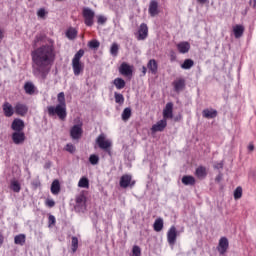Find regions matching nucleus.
Instances as JSON below:
<instances>
[{"mask_svg": "<svg viewBox=\"0 0 256 256\" xmlns=\"http://www.w3.org/2000/svg\"><path fill=\"white\" fill-rule=\"evenodd\" d=\"M4 241H5V237L3 236V234H0V247L1 245H3Z\"/></svg>", "mask_w": 256, "mask_h": 256, "instance_id": "obj_57", "label": "nucleus"}, {"mask_svg": "<svg viewBox=\"0 0 256 256\" xmlns=\"http://www.w3.org/2000/svg\"><path fill=\"white\" fill-rule=\"evenodd\" d=\"M216 183H221L223 181V173L219 172V174L215 178Z\"/></svg>", "mask_w": 256, "mask_h": 256, "instance_id": "obj_52", "label": "nucleus"}, {"mask_svg": "<svg viewBox=\"0 0 256 256\" xmlns=\"http://www.w3.org/2000/svg\"><path fill=\"white\" fill-rule=\"evenodd\" d=\"M248 151H250V153L253 152V151H255V145H253V143H250V144L248 145Z\"/></svg>", "mask_w": 256, "mask_h": 256, "instance_id": "obj_54", "label": "nucleus"}, {"mask_svg": "<svg viewBox=\"0 0 256 256\" xmlns=\"http://www.w3.org/2000/svg\"><path fill=\"white\" fill-rule=\"evenodd\" d=\"M89 163L91 165H98L99 164V156L96 154H92L89 157Z\"/></svg>", "mask_w": 256, "mask_h": 256, "instance_id": "obj_43", "label": "nucleus"}, {"mask_svg": "<svg viewBox=\"0 0 256 256\" xmlns=\"http://www.w3.org/2000/svg\"><path fill=\"white\" fill-rule=\"evenodd\" d=\"M163 119H173V103L168 102L163 110Z\"/></svg>", "mask_w": 256, "mask_h": 256, "instance_id": "obj_15", "label": "nucleus"}, {"mask_svg": "<svg viewBox=\"0 0 256 256\" xmlns=\"http://www.w3.org/2000/svg\"><path fill=\"white\" fill-rule=\"evenodd\" d=\"M84 23L87 27H93V19H95V12L90 8L83 9Z\"/></svg>", "mask_w": 256, "mask_h": 256, "instance_id": "obj_4", "label": "nucleus"}, {"mask_svg": "<svg viewBox=\"0 0 256 256\" xmlns=\"http://www.w3.org/2000/svg\"><path fill=\"white\" fill-rule=\"evenodd\" d=\"M167 241L169 245H175L177 243V228L175 226H171L168 230Z\"/></svg>", "mask_w": 256, "mask_h": 256, "instance_id": "obj_10", "label": "nucleus"}, {"mask_svg": "<svg viewBox=\"0 0 256 256\" xmlns=\"http://www.w3.org/2000/svg\"><path fill=\"white\" fill-rule=\"evenodd\" d=\"M165 127H167V120L162 119L152 126L151 131L152 133L165 131Z\"/></svg>", "mask_w": 256, "mask_h": 256, "instance_id": "obj_16", "label": "nucleus"}, {"mask_svg": "<svg viewBox=\"0 0 256 256\" xmlns=\"http://www.w3.org/2000/svg\"><path fill=\"white\" fill-rule=\"evenodd\" d=\"M56 1H62V0H56Z\"/></svg>", "mask_w": 256, "mask_h": 256, "instance_id": "obj_63", "label": "nucleus"}, {"mask_svg": "<svg viewBox=\"0 0 256 256\" xmlns=\"http://www.w3.org/2000/svg\"><path fill=\"white\" fill-rule=\"evenodd\" d=\"M57 100H58V103H59L58 105H67L65 103V93L64 92H60L58 94Z\"/></svg>", "mask_w": 256, "mask_h": 256, "instance_id": "obj_44", "label": "nucleus"}, {"mask_svg": "<svg viewBox=\"0 0 256 256\" xmlns=\"http://www.w3.org/2000/svg\"><path fill=\"white\" fill-rule=\"evenodd\" d=\"M110 53L113 57H117V55H119V44H117L116 42H114L112 45H111V48H110Z\"/></svg>", "mask_w": 256, "mask_h": 256, "instance_id": "obj_36", "label": "nucleus"}, {"mask_svg": "<svg viewBox=\"0 0 256 256\" xmlns=\"http://www.w3.org/2000/svg\"><path fill=\"white\" fill-rule=\"evenodd\" d=\"M2 107L5 117H13L15 110L13 109V105H11V103L5 102Z\"/></svg>", "mask_w": 256, "mask_h": 256, "instance_id": "obj_17", "label": "nucleus"}, {"mask_svg": "<svg viewBox=\"0 0 256 256\" xmlns=\"http://www.w3.org/2000/svg\"><path fill=\"white\" fill-rule=\"evenodd\" d=\"M83 124H75L71 129H70V137L74 141L79 140L83 136Z\"/></svg>", "mask_w": 256, "mask_h": 256, "instance_id": "obj_5", "label": "nucleus"}, {"mask_svg": "<svg viewBox=\"0 0 256 256\" xmlns=\"http://www.w3.org/2000/svg\"><path fill=\"white\" fill-rule=\"evenodd\" d=\"M96 143L100 149L111 155V141L105 140V134H100L96 139Z\"/></svg>", "mask_w": 256, "mask_h": 256, "instance_id": "obj_3", "label": "nucleus"}, {"mask_svg": "<svg viewBox=\"0 0 256 256\" xmlns=\"http://www.w3.org/2000/svg\"><path fill=\"white\" fill-rule=\"evenodd\" d=\"M35 84L33 82H26L24 84V91L27 95H35Z\"/></svg>", "mask_w": 256, "mask_h": 256, "instance_id": "obj_26", "label": "nucleus"}, {"mask_svg": "<svg viewBox=\"0 0 256 256\" xmlns=\"http://www.w3.org/2000/svg\"><path fill=\"white\" fill-rule=\"evenodd\" d=\"M112 83L118 90L125 89L126 82L123 80V78H116Z\"/></svg>", "mask_w": 256, "mask_h": 256, "instance_id": "obj_29", "label": "nucleus"}, {"mask_svg": "<svg viewBox=\"0 0 256 256\" xmlns=\"http://www.w3.org/2000/svg\"><path fill=\"white\" fill-rule=\"evenodd\" d=\"M37 15L43 19V17H45V15H47V11H45V8H40L38 11H37Z\"/></svg>", "mask_w": 256, "mask_h": 256, "instance_id": "obj_49", "label": "nucleus"}, {"mask_svg": "<svg viewBox=\"0 0 256 256\" xmlns=\"http://www.w3.org/2000/svg\"><path fill=\"white\" fill-rule=\"evenodd\" d=\"M198 3L204 4V3H207V0H198Z\"/></svg>", "mask_w": 256, "mask_h": 256, "instance_id": "obj_60", "label": "nucleus"}, {"mask_svg": "<svg viewBox=\"0 0 256 256\" xmlns=\"http://www.w3.org/2000/svg\"><path fill=\"white\" fill-rule=\"evenodd\" d=\"M250 5L253 7V9H256V0H250Z\"/></svg>", "mask_w": 256, "mask_h": 256, "instance_id": "obj_55", "label": "nucleus"}, {"mask_svg": "<svg viewBox=\"0 0 256 256\" xmlns=\"http://www.w3.org/2000/svg\"><path fill=\"white\" fill-rule=\"evenodd\" d=\"M228 249H229V239H227V237L220 238L217 246V251L219 252V254L225 255Z\"/></svg>", "mask_w": 256, "mask_h": 256, "instance_id": "obj_8", "label": "nucleus"}, {"mask_svg": "<svg viewBox=\"0 0 256 256\" xmlns=\"http://www.w3.org/2000/svg\"><path fill=\"white\" fill-rule=\"evenodd\" d=\"M173 85L174 91H176V93H179L183 91V89H185V79L180 78L179 80L174 81Z\"/></svg>", "mask_w": 256, "mask_h": 256, "instance_id": "obj_21", "label": "nucleus"}, {"mask_svg": "<svg viewBox=\"0 0 256 256\" xmlns=\"http://www.w3.org/2000/svg\"><path fill=\"white\" fill-rule=\"evenodd\" d=\"M233 33L236 39H240V37H243V33H245V27L243 25H236L233 28Z\"/></svg>", "mask_w": 256, "mask_h": 256, "instance_id": "obj_24", "label": "nucleus"}, {"mask_svg": "<svg viewBox=\"0 0 256 256\" xmlns=\"http://www.w3.org/2000/svg\"><path fill=\"white\" fill-rule=\"evenodd\" d=\"M159 3L155 0H152L149 5V13L151 17H155V15H159Z\"/></svg>", "mask_w": 256, "mask_h": 256, "instance_id": "obj_18", "label": "nucleus"}, {"mask_svg": "<svg viewBox=\"0 0 256 256\" xmlns=\"http://www.w3.org/2000/svg\"><path fill=\"white\" fill-rule=\"evenodd\" d=\"M14 111L16 115H20V117H25V115H27V113L29 112V107L27 106V104L18 102L14 107Z\"/></svg>", "mask_w": 256, "mask_h": 256, "instance_id": "obj_9", "label": "nucleus"}, {"mask_svg": "<svg viewBox=\"0 0 256 256\" xmlns=\"http://www.w3.org/2000/svg\"><path fill=\"white\" fill-rule=\"evenodd\" d=\"M72 68L75 77H79V74L83 73L84 66L81 62H72Z\"/></svg>", "mask_w": 256, "mask_h": 256, "instance_id": "obj_23", "label": "nucleus"}, {"mask_svg": "<svg viewBox=\"0 0 256 256\" xmlns=\"http://www.w3.org/2000/svg\"><path fill=\"white\" fill-rule=\"evenodd\" d=\"M131 119V108L127 107L122 112V121H129Z\"/></svg>", "mask_w": 256, "mask_h": 256, "instance_id": "obj_33", "label": "nucleus"}, {"mask_svg": "<svg viewBox=\"0 0 256 256\" xmlns=\"http://www.w3.org/2000/svg\"><path fill=\"white\" fill-rule=\"evenodd\" d=\"M86 201L87 198H85V195L78 196L76 198V205L74 207L75 211H77L78 213H83V211H85V209L87 208Z\"/></svg>", "mask_w": 256, "mask_h": 256, "instance_id": "obj_7", "label": "nucleus"}, {"mask_svg": "<svg viewBox=\"0 0 256 256\" xmlns=\"http://www.w3.org/2000/svg\"><path fill=\"white\" fill-rule=\"evenodd\" d=\"M177 49L179 53H182L184 55L185 53H189V50L191 49V44H189V42H180L177 44Z\"/></svg>", "mask_w": 256, "mask_h": 256, "instance_id": "obj_20", "label": "nucleus"}, {"mask_svg": "<svg viewBox=\"0 0 256 256\" xmlns=\"http://www.w3.org/2000/svg\"><path fill=\"white\" fill-rule=\"evenodd\" d=\"M37 187V183L34 184Z\"/></svg>", "mask_w": 256, "mask_h": 256, "instance_id": "obj_62", "label": "nucleus"}, {"mask_svg": "<svg viewBox=\"0 0 256 256\" xmlns=\"http://www.w3.org/2000/svg\"><path fill=\"white\" fill-rule=\"evenodd\" d=\"M223 165V161L217 162L216 164H214V169H223Z\"/></svg>", "mask_w": 256, "mask_h": 256, "instance_id": "obj_53", "label": "nucleus"}, {"mask_svg": "<svg viewBox=\"0 0 256 256\" xmlns=\"http://www.w3.org/2000/svg\"><path fill=\"white\" fill-rule=\"evenodd\" d=\"M46 205H47V207H50V208L55 207V200L47 199Z\"/></svg>", "mask_w": 256, "mask_h": 256, "instance_id": "obj_51", "label": "nucleus"}, {"mask_svg": "<svg viewBox=\"0 0 256 256\" xmlns=\"http://www.w3.org/2000/svg\"><path fill=\"white\" fill-rule=\"evenodd\" d=\"M66 151L68 153H75V151H77V149L75 148V145L73 144H67L66 145Z\"/></svg>", "mask_w": 256, "mask_h": 256, "instance_id": "obj_48", "label": "nucleus"}, {"mask_svg": "<svg viewBox=\"0 0 256 256\" xmlns=\"http://www.w3.org/2000/svg\"><path fill=\"white\" fill-rule=\"evenodd\" d=\"M132 256H141V247L134 245L132 248Z\"/></svg>", "mask_w": 256, "mask_h": 256, "instance_id": "obj_45", "label": "nucleus"}, {"mask_svg": "<svg viewBox=\"0 0 256 256\" xmlns=\"http://www.w3.org/2000/svg\"><path fill=\"white\" fill-rule=\"evenodd\" d=\"M114 98H115V103H118L119 105H123V103H125V97L121 93L115 92Z\"/></svg>", "mask_w": 256, "mask_h": 256, "instance_id": "obj_35", "label": "nucleus"}, {"mask_svg": "<svg viewBox=\"0 0 256 256\" xmlns=\"http://www.w3.org/2000/svg\"><path fill=\"white\" fill-rule=\"evenodd\" d=\"M26 239L27 236L25 234H18L14 237V243L15 245H21V247H23V245H25Z\"/></svg>", "mask_w": 256, "mask_h": 256, "instance_id": "obj_27", "label": "nucleus"}, {"mask_svg": "<svg viewBox=\"0 0 256 256\" xmlns=\"http://www.w3.org/2000/svg\"><path fill=\"white\" fill-rule=\"evenodd\" d=\"M100 46L101 42H99V40L94 39L88 42L89 49H97Z\"/></svg>", "mask_w": 256, "mask_h": 256, "instance_id": "obj_39", "label": "nucleus"}, {"mask_svg": "<svg viewBox=\"0 0 256 256\" xmlns=\"http://www.w3.org/2000/svg\"><path fill=\"white\" fill-rule=\"evenodd\" d=\"M50 189L53 195H59V193H61V184L59 183V180H54Z\"/></svg>", "mask_w": 256, "mask_h": 256, "instance_id": "obj_25", "label": "nucleus"}, {"mask_svg": "<svg viewBox=\"0 0 256 256\" xmlns=\"http://www.w3.org/2000/svg\"><path fill=\"white\" fill-rule=\"evenodd\" d=\"M44 39H45V35L43 34L37 35L33 41L34 47H37V44L41 43V41H43Z\"/></svg>", "mask_w": 256, "mask_h": 256, "instance_id": "obj_46", "label": "nucleus"}, {"mask_svg": "<svg viewBox=\"0 0 256 256\" xmlns=\"http://www.w3.org/2000/svg\"><path fill=\"white\" fill-rule=\"evenodd\" d=\"M120 187H122V189H127V187H135V180H133L131 175H122L120 178Z\"/></svg>", "mask_w": 256, "mask_h": 256, "instance_id": "obj_6", "label": "nucleus"}, {"mask_svg": "<svg viewBox=\"0 0 256 256\" xmlns=\"http://www.w3.org/2000/svg\"><path fill=\"white\" fill-rule=\"evenodd\" d=\"M147 68L152 73V75H157V71L159 69V64H157V60L151 59L147 64Z\"/></svg>", "mask_w": 256, "mask_h": 256, "instance_id": "obj_19", "label": "nucleus"}, {"mask_svg": "<svg viewBox=\"0 0 256 256\" xmlns=\"http://www.w3.org/2000/svg\"><path fill=\"white\" fill-rule=\"evenodd\" d=\"M12 141L15 145H23L25 143V132H13Z\"/></svg>", "mask_w": 256, "mask_h": 256, "instance_id": "obj_14", "label": "nucleus"}, {"mask_svg": "<svg viewBox=\"0 0 256 256\" xmlns=\"http://www.w3.org/2000/svg\"><path fill=\"white\" fill-rule=\"evenodd\" d=\"M11 190L14 191V193H19V191H21V184L17 181H12Z\"/></svg>", "mask_w": 256, "mask_h": 256, "instance_id": "obj_40", "label": "nucleus"}, {"mask_svg": "<svg viewBox=\"0 0 256 256\" xmlns=\"http://www.w3.org/2000/svg\"><path fill=\"white\" fill-rule=\"evenodd\" d=\"M47 110L49 117H54V115H58L61 121H65V119L67 118V105L57 104L56 107L48 106Z\"/></svg>", "mask_w": 256, "mask_h": 256, "instance_id": "obj_2", "label": "nucleus"}, {"mask_svg": "<svg viewBox=\"0 0 256 256\" xmlns=\"http://www.w3.org/2000/svg\"><path fill=\"white\" fill-rule=\"evenodd\" d=\"M97 23H98V25H105V23H107V17H105L103 15H99Z\"/></svg>", "mask_w": 256, "mask_h": 256, "instance_id": "obj_47", "label": "nucleus"}, {"mask_svg": "<svg viewBox=\"0 0 256 256\" xmlns=\"http://www.w3.org/2000/svg\"><path fill=\"white\" fill-rule=\"evenodd\" d=\"M79 248V239L75 236L72 237V252L76 253Z\"/></svg>", "mask_w": 256, "mask_h": 256, "instance_id": "obj_42", "label": "nucleus"}, {"mask_svg": "<svg viewBox=\"0 0 256 256\" xmlns=\"http://www.w3.org/2000/svg\"><path fill=\"white\" fill-rule=\"evenodd\" d=\"M195 65V62L192 59L184 60L183 64L181 65L182 69H191Z\"/></svg>", "mask_w": 256, "mask_h": 256, "instance_id": "obj_37", "label": "nucleus"}, {"mask_svg": "<svg viewBox=\"0 0 256 256\" xmlns=\"http://www.w3.org/2000/svg\"><path fill=\"white\" fill-rule=\"evenodd\" d=\"M196 176L198 179H205L207 177V168L200 166L196 169Z\"/></svg>", "mask_w": 256, "mask_h": 256, "instance_id": "obj_28", "label": "nucleus"}, {"mask_svg": "<svg viewBox=\"0 0 256 256\" xmlns=\"http://www.w3.org/2000/svg\"><path fill=\"white\" fill-rule=\"evenodd\" d=\"M142 73L143 75H147V67L145 66L142 67Z\"/></svg>", "mask_w": 256, "mask_h": 256, "instance_id": "obj_58", "label": "nucleus"}, {"mask_svg": "<svg viewBox=\"0 0 256 256\" xmlns=\"http://www.w3.org/2000/svg\"><path fill=\"white\" fill-rule=\"evenodd\" d=\"M119 73L124 77H129L133 75V68L127 62H123L119 67Z\"/></svg>", "mask_w": 256, "mask_h": 256, "instance_id": "obj_13", "label": "nucleus"}, {"mask_svg": "<svg viewBox=\"0 0 256 256\" xmlns=\"http://www.w3.org/2000/svg\"><path fill=\"white\" fill-rule=\"evenodd\" d=\"M154 231L159 233L160 231H163V218H157L154 222Z\"/></svg>", "mask_w": 256, "mask_h": 256, "instance_id": "obj_30", "label": "nucleus"}, {"mask_svg": "<svg viewBox=\"0 0 256 256\" xmlns=\"http://www.w3.org/2000/svg\"><path fill=\"white\" fill-rule=\"evenodd\" d=\"M175 59H177V56L174 51H171V61H175Z\"/></svg>", "mask_w": 256, "mask_h": 256, "instance_id": "obj_56", "label": "nucleus"}, {"mask_svg": "<svg viewBox=\"0 0 256 256\" xmlns=\"http://www.w3.org/2000/svg\"><path fill=\"white\" fill-rule=\"evenodd\" d=\"M66 37L70 40L77 38V30L74 28H69L66 32Z\"/></svg>", "mask_w": 256, "mask_h": 256, "instance_id": "obj_32", "label": "nucleus"}, {"mask_svg": "<svg viewBox=\"0 0 256 256\" xmlns=\"http://www.w3.org/2000/svg\"><path fill=\"white\" fill-rule=\"evenodd\" d=\"M182 183L183 185H195V177L189 175L183 176Z\"/></svg>", "mask_w": 256, "mask_h": 256, "instance_id": "obj_31", "label": "nucleus"}, {"mask_svg": "<svg viewBox=\"0 0 256 256\" xmlns=\"http://www.w3.org/2000/svg\"><path fill=\"white\" fill-rule=\"evenodd\" d=\"M37 187V183L34 184Z\"/></svg>", "mask_w": 256, "mask_h": 256, "instance_id": "obj_61", "label": "nucleus"}, {"mask_svg": "<svg viewBox=\"0 0 256 256\" xmlns=\"http://www.w3.org/2000/svg\"><path fill=\"white\" fill-rule=\"evenodd\" d=\"M78 187H81L82 189L89 188V179L87 177H82L78 182Z\"/></svg>", "mask_w": 256, "mask_h": 256, "instance_id": "obj_34", "label": "nucleus"}, {"mask_svg": "<svg viewBox=\"0 0 256 256\" xmlns=\"http://www.w3.org/2000/svg\"><path fill=\"white\" fill-rule=\"evenodd\" d=\"M55 222H56L55 216L49 215V217H48V225H49V227H51V225H55Z\"/></svg>", "mask_w": 256, "mask_h": 256, "instance_id": "obj_50", "label": "nucleus"}, {"mask_svg": "<svg viewBox=\"0 0 256 256\" xmlns=\"http://www.w3.org/2000/svg\"><path fill=\"white\" fill-rule=\"evenodd\" d=\"M148 35H149V27H147V24L142 23L138 30V41H145Z\"/></svg>", "mask_w": 256, "mask_h": 256, "instance_id": "obj_12", "label": "nucleus"}, {"mask_svg": "<svg viewBox=\"0 0 256 256\" xmlns=\"http://www.w3.org/2000/svg\"><path fill=\"white\" fill-rule=\"evenodd\" d=\"M85 55V50L80 49L75 55L74 58L72 59V62H81V57Z\"/></svg>", "mask_w": 256, "mask_h": 256, "instance_id": "obj_38", "label": "nucleus"}, {"mask_svg": "<svg viewBox=\"0 0 256 256\" xmlns=\"http://www.w3.org/2000/svg\"><path fill=\"white\" fill-rule=\"evenodd\" d=\"M32 73L43 81L51 72V65L55 61V48L53 45H43L32 51Z\"/></svg>", "mask_w": 256, "mask_h": 256, "instance_id": "obj_1", "label": "nucleus"}, {"mask_svg": "<svg viewBox=\"0 0 256 256\" xmlns=\"http://www.w3.org/2000/svg\"><path fill=\"white\" fill-rule=\"evenodd\" d=\"M11 129L15 132H23L25 129V122L20 118H15L11 124Z\"/></svg>", "mask_w": 256, "mask_h": 256, "instance_id": "obj_11", "label": "nucleus"}, {"mask_svg": "<svg viewBox=\"0 0 256 256\" xmlns=\"http://www.w3.org/2000/svg\"><path fill=\"white\" fill-rule=\"evenodd\" d=\"M3 39V30L0 29V41Z\"/></svg>", "mask_w": 256, "mask_h": 256, "instance_id": "obj_59", "label": "nucleus"}, {"mask_svg": "<svg viewBox=\"0 0 256 256\" xmlns=\"http://www.w3.org/2000/svg\"><path fill=\"white\" fill-rule=\"evenodd\" d=\"M241 197H243V188H241V186H238L234 190V199H241Z\"/></svg>", "mask_w": 256, "mask_h": 256, "instance_id": "obj_41", "label": "nucleus"}, {"mask_svg": "<svg viewBox=\"0 0 256 256\" xmlns=\"http://www.w3.org/2000/svg\"><path fill=\"white\" fill-rule=\"evenodd\" d=\"M202 115L205 119H215L217 117V110L215 109H204Z\"/></svg>", "mask_w": 256, "mask_h": 256, "instance_id": "obj_22", "label": "nucleus"}]
</instances>
